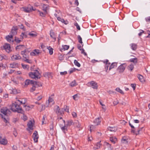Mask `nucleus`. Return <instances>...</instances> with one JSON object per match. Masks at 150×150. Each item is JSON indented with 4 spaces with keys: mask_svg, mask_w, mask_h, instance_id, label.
<instances>
[{
    "mask_svg": "<svg viewBox=\"0 0 150 150\" xmlns=\"http://www.w3.org/2000/svg\"><path fill=\"white\" fill-rule=\"evenodd\" d=\"M9 91L10 93L13 94H16L19 92V91H17L16 89H13L11 88L9 90Z\"/></svg>",
    "mask_w": 150,
    "mask_h": 150,
    "instance_id": "dca6fc26",
    "label": "nucleus"
},
{
    "mask_svg": "<svg viewBox=\"0 0 150 150\" xmlns=\"http://www.w3.org/2000/svg\"><path fill=\"white\" fill-rule=\"evenodd\" d=\"M122 143V144H127V138L125 137H123L121 140Z\"/></svg>",
    "mask_w": 150,
    "mask_h": 150,
    "instance_id": "c9c22d12",
    "label": "nucleus"
},
{
    "mask_svg": "<svg viewBox=\"0 0 150 150\" xmlns=\"http://www.w3.org/2000/svg\"><path fill=\"white\" fill-rule=\"evenodd\" d=\"M6 56L4 55L0 54V59L1 60L5 59Z\"/></svg>",
    "mask_w": 150,
    "mask_h": 150,
    "instance_id": "6e6d98bb",
    "label": "nucleus"
},
{
    "mask_svg": "<svg viewBox=\"0 0 150 150\" xmlns=\"http://www.w3.org/2000/svg\"><path fill=\"white\" fill-rule=\"evenodd\" d=\"M17 101L19 102L20 104H25L26 102V100L25 98H19Z\"/></svg>",
    "mask_w": 150,
    "mask_h": 150,
    "instance_id": "5701e85b",
    "label": "nucleus"
},
{
    "mask_svg": "<svg viewBox=\"0 0 150 150\" xmlns=\"http://www.w3.org/2000/svg\"><path fill=\"white\" fill-rule=\"evenodd\" d=\"M93 88L97 89L98 87L97 84L94 81H91L88 83Z\"/></svg>",
    "mask_w": 150,
    "mask_h": 150,
    "instance_id": "2eb2a0df",
    "label": "nucleus"
},
{
    "mask_svg": "<svg viewBox=\"0 0 150 150\" xmlns=\"http://www.w3.org/2000/svg\"><path fill=\"white\" fill-rule=\"evenodd\" d=\"M53 127L52 125H51V126L50 127V133L52 135L53 134Z\"/></svg>",
    "mask_w": 150,
    "mask_h": 150,
    "instance_id": "864d4df0",
    "label": "nucleus"
},
{
    "mask_svg": "<svg viewBox=\"0 0 150 150\" xmlns=\"http://www.w3.org/2000/svg\"><path fill=\"white\" fill-rule=\"evenodd\" d=\"M41 6L42 7V9L44 11H47L49 8L47 5L44 4H42L41 5Z\"/></svg>",
    "mask_w": 150,
    "mask_h": 150,
    "instance_id": "aec40b11",
    "label": "nucleus"
},
{
    "mask_svg": "<svg viewBox=\"0 0 150 150\" xmlns=\"http://www.w3.org/2000/svg\"><path fill=\"white\" fill-rule=\"evenodd\" d=\"M44 76L46 78H50L52 77L51 74L50 73L46 72L44 74Z\"/></svg>",
    "mask_w": 150,
    "mask_h": 150,
    "instance_id": "7c9ffc66",
    "label": "nucleus"
},
{
    "mask_svg": "<svg viewBox=\"0 0 150 150\" xmlns=\"http://www.w3.org/2000/svg\"><path fill=\"white\" fill-rule=\"evenodd\" d=\"M40 85V84L39 82V83H38V85L37 84L36 85H33V86L30 89V91L31 92H33V91H35V90L36 87H38Z\"/></svg>",
    "mask_w": 150,
    "mask_h": 150,
    "instance_id": "bb28decb",
    "label": "nucleus"
},
{
    "mask_svg": "<svg viewBox=\"0 0 150 150\" xmlns=\"http://www.w3.org/2000/svg\"><path fill=\"white\" fill-rule=\"evenodd\" d=\"M46 119V116H44L43 117L42 120V125L45 123L44 122V121L45 120V119Z\"/></svg>",
    "mask_w": 150,
    "mask_h": 150,
    "instance_id": "e2e57ef3",
    "label": "nucleus"
},
{
    "mask_svg": "<svg viewBox=\"0 0 150 150\" xmlns=\"http://www.w3.org/2000/svg\"><path fill=\"white\" fill-rule=\"evenodd\" d=\"M54 111L58 115H62L63 114L64 109L63 108L60 109L59 107L56 106L54 107Z\"/></svg>",
    "mask_w": 150,
    "mask_h": 150,
    "instance_id": "39448f33",
    "label": "nucleus"
},
{
    "mask_svg": "<svg viewBox=\"0 0 150 150\" xmlns=\"http://www.w3.org/2000/svg\"><path fill=\"white\" fill-rule=\"evenodd\" d=\"M21 54L23 55V57L24 59L27 58L28 57V54H26L25 53V52H23L22 51L21 52Z\"/></svg>",
    "mask_w": 150,
    "mask_h": 150,
    "instance_id": "e433bc0d",
    "label": "nucleus"
},
{
    "mask_svg": "<svg viewBox=\"0 0 150 150\" xmlns=\"http://www.w3.org/2000/svg\"><path fill=\"white\" fill-rule=\"evenodd\" d=\"M58 120L59 122H63L64 123V125L61 124L59 125L61 130L64 133H65V131L67 130L68 127L70 126L74 123L72 120H68L66 122L65 120H63L62 117L58 118Z\"/></svg>",
    "mask_w": 150,
    "mask_h": 150,
    "instance_id": "f257e3e1",
    "label": "nucleus"
},
{
    "mask_svg": "<svg viewBox=\"0 0 150 150\" xmlns=\"http://www.w3.org/2000/svg\"><path fill=\"white\" fill-rule=\"evenodd\" d=\"M12 38V35H8L6 36V39L8 42H13Z\"/></svg>",
    "mask_w": 150,
    "mask_h": 150,
    "instance_id": "393cba45",
    "label": "nucleus"
},
{
    "mask_svg": "<svg viewBox=\"0 0 150 150\" xmlns=\"http://www.w3.org/2000/svg\"><path fill=\"white\" fill-rule=\"evenodd\" d=\"M130 61L132 62L136 63H137V58H132L130 59Z\"/></svg>",
    "mask_w": 150,
    "mask_h": 150,
    "instance_id": "de8ad7c7",
    "label": "nucleus"
},
{
    "mask_svg": "<svg viewBox=\"0 0 150 150\" xmlns=\"http://www.w3.org/2000/svg\"><path fill=\"white\" fill-rule=\"evenodd\" d=\"M100 142L97 143L96 144V146H95L94 148V149H98L100 148Z\"/></svg>",
    "mask_w": 150,
    "mask_h": 150,
    "instance_id": "8fccbe9b",
    "label": "nucleus"
},
{
    "mask_svg": "<svg viewBox=\"0 0 150 150\" xmlns=\"http://www.w3.org/2000/svg\"><path fill=\"white\" fill-rule=\"evenodd\" d=\"M74 64L78 67H80L81 66L80 64L76 60H75L74 61Z\"/></svg>",
    "mask_w": 150,
    "mask_h": 150,
    "instance_id": "c03bdc74",
    "label": "nucleus"
},
{
    "mask_svg": "<svg viewBox=\"0 0 150 150\" xmlns=\"http://www.w3.org/2000/svg\"><path fill=\"white\" fill-rule=\"evenodd\" d=\"M104 145L106 149H108V150H112V148L111 147V145L107 142L104 143Z\"/></svg>",
    "mask_w": 150,
    "mask_h": 150,
    "instance_id": "412c9836",
    "label": "nucleus"
},
{
    "mask_svg": "<svg viewBox=\"0 0 150 150\" xmlns=\"http://www.w3.org/2000/svg\"><path fill=\"white\" fill-rule=\"evenodd\" d=\"M24 107L25 108V110H30L31 109L33 108V106H29L25 105L24 106Z\"/></svg>",
    "mask_w": 150,
    "mask_h": 150,
    "instance_id": "a18cd8bd",
    "label": "nucleus"
},
{
    "mask_svg": "<svg viewBox=\"0 0 150 150\" xmlns=\"http://www.w3.org/2000/svg\"><path fill=\"white\" fill-rule=\"evenodd\" d=\"M78 39L79 41V42L80 43L82 44L83 43V42H82V38L80 35H79L78 36Z\"/></svg>",
    "mask_w": 150,
    "mask_h": 150,
    "instance_id": "3c124183",
    "label": "nucleus"
},
{
    "mask_svg": "<svg viewBox=\"0 0 150 150\" xmlns=\"http://www.w3.org/2000/svg\"><path fill=\"white\" fill-rule=\"evenodd\" d=\"M50 35L51 37L55 41L56 39V37L53 30H51L50 31Z\"/></svg>",
    "mask_w": 150,
    "mask_h": 150,
    "instance_id": "4be33fe9",
    "label": "nucleus"
},
{
    "mask_svg": "<svg viewBox=\"0 0 150 150\" xmlns=\"http://www.w3.org/2000/svg\"><path fill=\"white\" fill-rule=\"evenodd\" d=\"M130 46H131V47L132 49L133 50H135L137 48V45L136 44L134 43L131 44L130 45Z\"/></svg>",
    "mask_w": 150,
    "mask_h": 150,
    "instance_id": "2f4dec72",
    "label": "nucleus"
},
{
    "mask_svg": "<svg viewBox=\"0 0 150 150\" xmlns=\"http://www.w3.org/2000/svg\"><path fill=\"white\" fill-rule=\"evenodd\" d=\"M101 118L98 117L96 119L93 121V123L96 125H98L100 124L101 122Z\"/></svg>",
    "mask_w": 150,
    "mask_h": 150,
    "instance_id": "a211bd4d",
    "label": "nucleus"
},
{
    "mask_svg": "<svg viewBox=\"0 0 150 150\" xmlns=\"http://www.w3.org/2000/svg\"><path fill=\"white\" fill-rule=\"evenodd\" d=\"M17 29L15 28H13L11 30V35H12V36H13L16 35L17 33Z\"/></svg>",
    "mask_w": 150,
    "mask_h": 150,
    "instance_id": "cd10ccee",
    "label": "nucleus"
},
{
    "mask_svg": "<svg viewBox=\"0 0 150 150\" xmlns=\"http://www.w3.org/2000/svg\"><path fill=\"white\" fill-rule=\"evenodd\" d=\"M134 68V65L132 64L129 65L127 67V69L128 70H130L131 71L133 70Z\"/></svg>",
    "mask_w": 150,
    "mask_h": 150,
    "instance_id": "4c0bfd02",
    "label": "nucleus"
},
{
    "mask_svg": "<svg viewBox=\"0 0 150 150\" xmlns=\"http://www.w3.org/2000/svg\"><path fill=\"white\" fill-rule=\"evenodd\" d=\"M11 59L13 60H18L21 59V57L18 54H15L11 57Z\"/></svg>",
    "mask_w": 150,
    "mask_h": 150,
    "instance_id": "ddd939ff",
    "label": "nucleus"
},
{
    "mask_svg": "<svg viewBox=\"0 0 150 150\" xmlns=\"http://www.w3.org/2000/svg\"><path fill=\"white\" fill-rule=\"evenodd\" d=\"M76 85H77V83L75 81H72L70 84V85L71 87H73Z\"/></svg>",
    "mask_w": 150,
    "mask_h": 150,
    "instance_id": "49530a36",
    "label": "nucleus"
},
{
    "mask_svg": "<svg viewBox=\"0 0 150 150\" xmlns=\"http://www.w3.org/2000/svg\"><path fill=\"white\" fill-rule=\"evenodd\" d=\"M131 87L133 88L134 90H135L136 88V84H131Z\"/></svg>",
    "mask_w": 150,
    "mask_h": 150,
    "instance_id": "052dcab7",
    "label": "nucleus"
},
{
    "mask_svg": "<svg viewBox=\"0 0 150 150\" xmlns=\"http://www.w3.org/2000/svg\"><path fill=\"white\" fill-rule=\"evenodd\" d=\"M80 50L82 54H83L85 56L87 55L86 53L84 52V50L83 49H81V50Z\"/></svg>",
    "mask_w": 150,
    "mask_h": 150,
    "instance_id": "680f3d73",
    "label": "nucleus"
},
{
    "mask_svg": "<svg viewBox=\"0 0 150 150\" xmlns=\"http://www.w3.org/2000/svg\"><path fill=\"white\" fill-rule=\"evenodd\" d=\"M40 53V50H35L31 52L30 53V54L31 56H38L39 55V54Z\"/></svg>",
    "mask_w": 150,
    "mask_h": 150,
    "instance_id": "4468645a",
    "label": "nucleus"
},
{
    "mask_svg": "<svg viewBox=\"0 0 150 150\" xmlns=\"http://www.w3.org/2000/svg\"><path fill=\"white\" fill-rule=\"evenodd\" d=\"M108 130L110 131L115 132L116 130V128L114 127H109L108 128Z\"/></svg>",
    "mask_w": 150,
    "mask_h": 150,
    "instance_id": "ea45409f",
    "label": "nucleus"
},
{
    "mask_svg": "<svg viewBox=\"0 0 150 150\" xmlns=\"http://www.w3.org/2000/svg\"><path fill=\"white\" fill-rule=\"evenodd\" d=\"M54 103V101L52 98L50 97L46 103L45 106L46 107H51Z\"/></svg>",
    "mask_w": 150,
    "mask_h": 150,
    "instance_id": "423d86ee",
    "label": "nucleus"
},
{
    "mask_svg": "<svg viewBox=\"0 0 150 150\" xmlns=\"http://www.w3.org/2000/svg\"><path fill=\"white\" fill-rule=\"evenodd\" d=\"M137 77L141 82H143L144 81V79L142 76L140 75H138Z\"/></svg>",
    "mask_w": 150,
    "mask_h": 150,
    "instance_id": "72a5a7b5",
    "label": "nucleus"
},
{
    "mask_svg": "<svg viewBox=\"0 0 150 150\" xmlns=\"http://www.w3.org/2000/svg\"><path fill=\"white\" fill-rule=\"evenodd\" d=\"M127 66L125 63L122 64L118 67L117 70L120 73H123L125 71Z\"/></svg>",
    "mask_w": 150,
    "mask_h": 150,
    "instance_id": "0eeeda50",
    "label": "nucleus"
},
{
    "mask_svg": "<svg viewBox=\"0 0 150 150\" xmlns=\"http://www.w3.org/2000/svg\"><path fill=\"white\" fill-rule=\"evenodd\" d=\"M45 105H42L40 111H42L45 110Z\"/></svg>",
    "mask_w": 150,
    "mask_h": 150,
    "instance_id": "338daca9",
    "label": "nucleus"
},
{
    "mask_svg": "<svg viewBox=\"0 0 150 150\" xmlns=\"http://www.w3.org/2000/svg\"><path fill=\"white\" fill-rule=\"evenodd\" d=\"M16 102L13 103L11 106V109L13 112H17L18 113H23V111L22 109L20 108L16 103Z\"/></svg>",
    "mask_w": 150,
    "mask_h": 150,
    "instance_id": "7ed1b4c3",
    "label": "nucleus"
},
{
    "mask_svg": "<svg viewBox=\"0 0 150 150\" xmlns=\"http://www.w3.org/2000/svg\"><path fill=\"white\" fill-rule=\"evenodd\" d=\"M57 18L58 21H60L62 23H64L65 24H67V22L65 21L63 19L61 18L60 17H58Z\"/></svg>",
    "mask_w": 150,
    "mask_h": 150,
    "instance_id": "473e14b6",
    "label": "nucleus"
},
{
    "mask_svg": "<svg viewBox=\"0 0 150 150\" xmlns=\"http://www.w3.org/2000/svg\"><path fill=\"white\" fill-rule=\"evenodd\" d=\"M0 115L4 121L7 123L8 120V116L11 114L10 110L7 108H3L1 110Z\"/></svg>",
    "mask_w": 150,
    "mask_h": 150,
    "instance_id": "f03ea898",
    "label": "nucleus"
},
{
    "mask_svg": "<svg viewBox=\"0 0 150 150\" xmlns=\"http://www.w3.org/2000/svg\"><path fill=\"white\" fill-rule=\"evenodd\" d=\"M21 65L23 69H28L29 68L28 65L26 64H22Z\"/></svg>",
    "mask_w": 150,
    "mask_h": 150,
    "instance_id": "37998d69",
    "label": "nucleus"
},
{
    "mask_svg": "<svg viewBox=\"0 0 150 150\" xmlns=\"http://www.w3.org/2000/svg\"><path fill=\"white\" fill-rule=\"evenodd\" d=\"M141 129H139L138 130L137 132H135L134 130V129H133L132 130V132H133L134 133V134L137 135L139 134V132L141 130Z\"/></svg>",
    "mask_w": 150,
    "mask_h": 150,
    "instance_id": "603ef678",
    "label": "nucleus"
},
{
    "mask_svg": "<svg viewBox=\"0 0 150 150\" xmlns=\"http://www.w3.org/2000/svg\"><path fill=\"white\" fill-rule=\"evenodd\" d=\"M34 124L32 121H29L28 123V130L29 129L33 130V126Z\"/></svg>",
    "mask_w": 150,
    "mask_h": 150,
    "instance_id": "f3484780",
    "label": "nucleus"
},
{
    "mask_svg": "<svg viewBox=\"0 0 150 150\" xmlns=\"http://www.w3.org/2000/svg\"><path fill=\"white\" fill-rule=\"evenodd\" d=\"M3 47L6 51L8 53L9 52L11 51V48L9 44L5 43Z\"/></svg>",
    "mask_w": 150,
    "mask_h": 150,
    "instance_id": "9b49d317",
    "label": "nucleus"
},
{
    "mask_svg": "<svg viewBox=\"0 0 150 150\" xmlns=\"http://www.w3.org/2000/svg\"><path fill=\"white\" fill-rule=\"evenodd\" d=\"M21 117L24 121L26 120L27 118V117L24 114L23 115V116Z\"/></svg>",
    "mask_w": 150,
    "mask_h": 150,
    "instance_id": "13d9d810",
    "label": "nucleus"
},
{
    "mask_svg": "<svg viewBox=\"0 0 150 150\" xmlns=\"http://www.w3.org/2000/svg\"><path fill=\"white\" fill-rule=\"evenodd\" d=\"M18 67V64L16 63H13L11 64L10 65V67L12 68H15Z\"/></svg>",
    "mask_w": 150,
    "mask_h": 150,
    "instance_id": "a878e982",
    "label": "nucleus"
},
{
    "mask_svg": "<svg viewBox=\"0 0 150 150\" xmlns=\"http://www.w3.org/2000/svg\"><path fill=\"white\" fill-rule=\"evenodd\" d=\"M40 74L37 70H35L34 72L29 73V76L32 78L35 79L40 78Z\"/></svg>",
    "mask_w": 150,
    "mask_h": 150,
    "instance_id": "20e7f679",
    "label": "nucleus"
},
{
    "mask_svg": "<svg viewBox=\"0 0 150 150\" xmlns=\"http://www.w3.org/2000/svg\"><path fill=\"white\" fill-rule=\"evenodd\" d=\"M108 92L110 94H115L116 93L115 92L112 91L110 90L108 91Z\"/></svg>",
    "mask_w": 150,
    "mask_h": 150,
    "instance_id": "4d7b16f0",
    "label": "nucleus"
},
{
    "mask_svg": "<svg viewBox=\"0 0 150 150\" xmlns=\"http://www.w3.org/2000/svg\"><path fill=\"white\" fill-rule=\"evenodd\" d=\"M115 90L120 93L123 94H124L123 91L119 88H117L115 89Z\"/></svg>",
    "mask_w": 150,
    "mask_h": 150,
    "instance_id": "a19ab883",
    "label": "nucleus"
},
{
    "mask_svg": "<svg viewBox=\"0 0 150 150\" xmlns=\"http://www.w3.org/2000/svg\"><path fill=\"white\" fill-rule=\"evenodd\" d=\"M114 105H116L118 103V101L117 99H115L113 102Z\"/></svg>",
    "mask_w": 150,
    "mask_h": 150,
    "instance_id": "774afa93",
    "label": "nucleus"
},
{
    "mask_svg": "<svg viewBox=\"0 0 150 150\" xmlns=\"http://www.w3.org/2000/svg\"><path fill=\"white\" fill-rule=\"evenodd\" d=\"M47 49L49 50V52L50 55L52 54L53 53V49L51 48L50 46L47 47Z\"/></svg>",
    "mask_w": 150,
    "mask_h": 150,
    "instance_id": "79ce46f5",
    "label": "nucleus"
},
{
    "mask_svg": "<svg viewBox=\"0 0 150 150\" xmlns=\"http://www.w3.org/2000/svg\"><path fill=\"white\" fill-rule=\"evenodd\" d=\"M7 141L5 138L2 137V134L0 133V144L3 145L7 144Z\"/></svg>",
    "mask_w": 150,
    "mask_h": 150,
    "instance_id": "f8f14e48",
    "label": "nucleus"
},
{
    "mask_svg": "<svg viewBox=\"0 0 150 150\" xmlns=\"http://www.w3.org/2000/svg\"><path fill=\"white\" fill-rule=\"evenodd\" d=\"M23 10L25 12L27 13H29L32 11L33 10H34L33 8V6L31 7H25L22 8Z\"/></svg>",
    "mask_w": 150,
    "mask_h": 150,
    "instance_id": "9d476101",
    "label": "nucleus"
},
{
    "mask_svg": "<svg viewBox=\"0 0 150 150\" xmlns=\"http://www.w3.org/2000/svg\"><path fill=\"white\" fill-rule=\"evenodd\" d=\"M69 48V46L67 45H64L62 46V50H68Z\"/></svg>",
    "mask_w": 150,
    "mask_h": 150,
    "instance_id": "58836bf2",
    "label": "nucleus"
},
{
    "mask_svg": "<svg viewBox=\"0 0 150 150\" xmlns=\"http://www.w3.org/2000/svg\"><path fill=\"white\" fill-rule=\"evenodd\" d=\"M74 25L76 26L77 29H78L79 30H80V27L77 23H75L74 24Z\"/></svg>",
    "mask_w": 150,
    "mask_h": 150,
    "instance_id": "bf43d9fd",
    "label": "nucleus"
},
{
    "mask_svg": "<svg viewBox=\"0 0 150 150\" xmlns=\"http://www.w3.org/2000/svg\"><path fill=\"white\" fill-rule=\"evenodd\" d=\"M39 83V82L33 81V80H30L29 79L26 80L25 82V85L27 86L30 84L34 85H37Z\"/></svg>",
    "mask_w": 150,
    "mask_h": 150,
    "instance_id": "6e6552de",
    "label": "nucleus"
},
{
    "mask_svg": "<svg viewBox=\"0 0 150 150\" xmlns=\"http://www.w3.org/2000/svg\"><path fill=\"white\" fill-rule=\"evenodd\" d=\"M23 60L24 61H25V62H27L28 63H31V62H32L30 60L28 59H27V58H25V59H23Z\"/></svg>",
    "mask_w": 150,
    "mask_h": 150,
    "instance_id": "5fc2aeb1",
    "label": "nucleus"
},
{
    "mask_svg": "<svg viewBox=\"0 0 150 150\" xmlns=\"http://www.w3.org/2000/svg\"><path fill=\"white\" fill-rule=\"evenodd\" d=\"M110 140L112 143L115 144L117 141V139L115 137H112L110 138Z\"/></svg>",
    "mask_w": 150,
    "mask_h": 150,
    "instance_id": "6ab92c4d",
    "label": "nucleus"
},
{
    "mask_svg": "<svg viewBox=\"0 0 150 150\" xmlns=\"http://www.w3.org/2000/svg\"><path fill=\"white\" fill-rule=\"evenodd\" d=\"M73 125L79 128L80 127V125L79 123V122L77 120H76L74 123Z\"/></svg>",
    "mask_w": 150,
    "mask_h": 150,
    "instance_id": "f704fd0d",
    "label": "nucleus"
},
{
    "mask_svg": "<svg viewBox=\"0 0 150 150\" xmlns=\"http://www.w3.org/2000/svg\"><path fill=\"white\" fill-rule=\"evenodd\" d=\"M38 11L40 15L42 17H45L47 13V11H44V12H42L38 10Z\"/></svg>",
    "mask_w": 150,
    "mask_h": 150,
    "instance_id": "c756f323",
    "label": "nucleus"
},
{
    "mask_svg": "<svg viewBox=\"0 0 150 150\" xmlns=\"http://www.w3.org/2000/svg\"><path fill=\"white\" fill-rule=\"evenodd\" d=\"M33 137L35 142H37L39 138V135L38 132L36 131H34L33 135Z\"/></svg>",
    "mask_w": 150,
    "mask_h": 150,
    "instance_id": "1a4fd4ad",
    "label": "nucleus"
},
{
    "mask_svg": "<svg viewBox=\"0 0 150 150\" xmlns=\"http://www.w3.org/2000/svg\"><path fill=\"white\" fill-rule=\"evenodd\" d=\"M117 66V62H113L111 66L110 67L109 70H110L111 69L114 68L115 67H116Z\"/></svg>",
    "mask_w": 150,
    "mask_h": 150,
    "instance_id": "c85d7f7f",
    "label": "nucleus"
},
{
    "mask_svg": "<svg viewBox=\"0 0 150 150\" xmlns=\"http://www.w3.org/2000/svg\"><path fill=\"white\" fill-rule=\"evenodd\" d=\"M73 99L75 100H77L79 99V96L77 94H76L73 96Z\"/></svg>",
    "mask_w": 150,
    "mask_h": 150,
    "instance_id": "09e8293b",
    "label": "nucleus"
},
{
    "mask_svg": "<svg viewBox=\"0 0 150 150\" xmlns=\"http://www.w3.org/2000/svg\"><path fill=\"white\" fill-rule=\"evenodd\" d=\"M73 117H77V114L76 112H73L72 113Z\"/></svg>",
    "mask_w": 150,
    "mask_h": 150,
    "instance_id": "69168bd1",
    "label": "nucleus"
},
{
    "mask_svg": "<svg viewBox=\"0 0 150 150\" xmlns=\"http://www.w3.org/2000/svg\"><path fill=\"white\" fill-rule=\"evenodd\" d=\"M28 35L30 36V37H36L37 34V33L35 31H33L31 32H30L28 33Z\"/></svg>",
    "mask_w": 150,
    "mask_h": 150,
    "instance_id": "b1692460",
    "label": "nucleus"
},
{
    "mask_svg": "<svg viewBox=\"0 0 150 150\" xmlns=\"http://www.w3.org/2000/svg\"><path fill=\"white\" fill-rule=\"evenodd\" d=\"M23 47H24V46L23 45H20L17 46L16 47V49H22V48Z\"/></svg>",
    "mask_w": 150,
    "mask_h": 150,
    "instance_id": "0e129e2a",
    "label": "nucleus"
}]
</instances>
